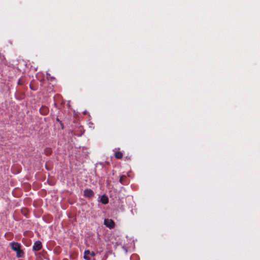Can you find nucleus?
Wrapping results in <instances>:
<instances>
[{"mask_svg":"<svg viewBox=\"0 0 260 260\" xmlns=\"http://www.w3.org/2000/svg\"><path fill=\"white\" fill-rule=\"evenodd\" d=\"M94 196V192L90 189L87 188L84 190V196L86 198H91Z\"/></svg>","mask_w":260,"mask_h":260,"instance_id":"nucleus-3","label":"nucleus"},{"mask_svg":"<svg viewBox=\"0 0 260 260\" xmlns=\"http://www.w3.org/2000/svg\"><path fill=\"white\" fill-rule=\"evenodd\" d=\"M90 252L89 250H85L84 252V255H88V254H90Z\"/></svg>","mask_w":260,"mask_h":260,"instance_id":"nucleus-10","label":"nucleus"},{"mask_svg":"<svg viewBox=\"0 0 260 260\" xmlns=\"http://www.w3.org/2000/svg\"><path fill=\"white\" fill-rule=\"evenodd\" d=\"M40 112L43 115H47L49 112V109L46 106H42L40 109Z\"/></svg>","mask_w":260,"mask_h":260,"instance_id":"nucleus-5","label":"nucleus"},{"mask_svg":"<svg viewBox=\"0 0 260 260\" xmlns=\"http://www.w3.org/2000/svg\"><path fill=\"white\" fill-rule=\"evenodd\" d=\"M42 248V244L40 241H36L32 246V250L34 251H38L41 250Z\"/></svg>","mask_w":260,"mask_h":260,"instance_id":"nucleus-4","label":"nucleus"},{"mask_svg":"<svg viewBox=\"0 0 260 260\" xmlns=\"http://www.w3.org/2000/svg\"><path fill=\"white\" fill-rule=\"evenodd\" d=\"M52 150L50 148H46L44 150V153L46 155H50L52 153Z\"/></svg>","mask_w":260,"mask_h":260,"instance_id":"nucleus-9","label":"nucleus"},{"mask_svg":"<svg viewBox=\"0 0 260 260\" xmlns=\"http://www.w3.org/2000/svg\"><path fill=\"white\" fill-rule=\"evenodd\" d=\"M90 254L91 255V256H94L95 255V253L93 251H92L91 252H90Z\"/></svg>","mask_w":260,"mask_h":260,"instance_id":"nucleus-12","label":"nucleus"},{"mask_svg":"<svg viewBox=\"0 0 260 260\" xmlns=\"http://www.w3.org/2000/svg\"><path fill=\"white\" fill-rule=\"evenodd\" d=\"M11 249L16 252V256L17 257H23L24 255V253L22 250H21V245L17 242H12L10 244Z\"/></svg>","mask_w":260,"mask_h":260,"instance_id":"nucleus-1","label":"nucleus"},{"mask_svg":"<svg viewBox=\"0 0 260 260\" xmlns=\"http://www.w3.org/2000/svg\"><path fill=\"white\" fill-rule=\"evenodd\" d=\"M56 120H57V121H58L60 122V121H59V119H58V118H57V119H56Z\"/></svg>","mask_w":260,"mask_h":260,"instance_id":"nucleus-13","label":"nucleus"},{"mask_svg":"<svg viewBox=\"0 0 260 260\" xmlns=\"http://www.w3.org/2000/svg\"><path fill=\"white\" fill-rule=\"evenodd\" d=\"M101 202L104 204H107L109 202L108 198L105 195H103L101 198Z\"/></svg>","mask_w":260,"mask_h":260,"instance_id":"nucleus-6","label":"nucleus"},{"mask_svg":"<svg viewBox=\"0 0 260 260\" xmlns=\"http://www.w3.org/2000/svg\"><path fill=\"white\" fill-rule=\"evenodd\" d=\"M115 157L117 159H121L123 157V153L120 151H117L115 153Z\"/></svg>","mask_w":260,"mask_h":260,"instance_id":"nucleus-8","label":"nucleus"},{"mask_svg":"<svg viewBox=\"0 0 260 260\" xmlns=\"http://www.w3.org/2000/svg\"><path fill=\"white\" fill-rule=\"evenodd\" d=\"M83 258L85 260H90V257L88 255H84Z\"/></svg>","mask_w":260,"mask_h":260,"instance_id":"nucleus-11","label":"nucleus"},{"mask_svg":"<svg viewBox=\"0 0 260 260\" xmlns=\"http://www.w3.org/2000/svg\"><path fill=\"white\" fill-rule=\"evenodd\" d=\"M104 224L110 229H113L115 224L114 221L111 219H105Z\"/></svg>","mask_w":260,"mask_h":260,"instance_id":"nucleus-2","label":"nucleus"},{"mask_svg":"<svg viewBox=\"0 0 260 260\" xmlns=\"http://www.w3.org/2000/svg\"><path fill=\"white\" fill-rule=\"evenodd\" d=\"M30 87L32 89H32V87H31V85H30Z\"/></svg>","mask_w":260,"mask_h":260,"instance_id":"nucleus-14","label":"nucleus"},{"mask_svg":"<svg viewBox=\"0 0 260 260\" xmlns=\"http://www.w3.org/2000/svg\"><path fill=\"white\" fill-rule=\"evenodd\" d=\"M127 179V177L125 175H122L120 178V182L122 184H126V180Z\"/></svg>","mask_w":260,"mask_h":260,"instance_id":"nucleus-7","label":"nucleus"}]
</instances>
